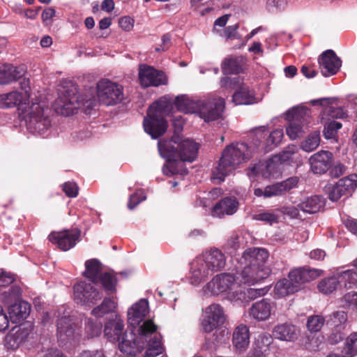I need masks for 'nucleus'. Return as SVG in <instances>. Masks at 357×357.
<instances>
[{
	"instance_id": "2f4dec72",
	"label": "nucleus",
	"mask_w": 357,
	"mask_h": 357,
	"mask_svg": "<svg viewBox=\"0 0 357 357\" xmlns=\"http://www.w3.org/2000/svg\"><path fill=\"white\" fill-rule=\"evenodd\" d=\"M233 344L239 352L244 351L250 343L249 328L245 325L236 328L233 333Z\"/></svg>"
},
{
	"instance_id": "f257e3e1",
	"label": "nucleus",
	"mask_w": 357,
	"mask_h": 357,
	"mask_svg": "<svg viewBox=\"0 0 357 357\" xmlns=\"http://www.w3.org/2000/svg\"><path fill=\"white\" fill-rule=\"evenodd\" d=\"M269 254L264 248H250L245 250L237 259L236 273H225L216 275L203 288L205 295L215 296L229 291L238 290L242 284L251 286L267 278L271 274L266 266Z\"/></svg>"
},
{
	"instance_id": "4be33fe9",
	"label": "nucleus",
	"mask_w": 357,
	"mask_h": 357,
	"mask_svg": "<svg viewBox=\"0 0 357 357\" xmlns=\"http://www.w3.org/2000/svg\"><path fill=\"white\" fill-rule=\"evenodd\" d=\"M272 334L279 340L294 342L299 337L301 331L296 325L285 322L275 326L272 330Z\"/></svg>"
},
{
	"instance_id": "13d9d810",
	"label": "nucleus",
	"mask_w": 357,
	"mask_h": 357,
	"mask_svg": "<svg viewBox=\"0 0 357 357\" xmlns=\"http://www.w3.org/2000/svg\"><path fill=\"white\" fill-rule=\"evenodd\" d=\"M343 306L349 309L357 308V292H349L342 298Z\"/></svg>"
},
{
	"instance_id": "58836bf2",
	"label": "nucleus",
	"mask_w": 357,
	"mask_h": 357,
	"mask_svg": "<svg viewBox=\"0 0 357 357\" xmlns=\"http://www.w3.org/2000/svg\"><path fill=\"white\" fill-rule=\"evenodd\" d=\"M243 69V59L238 56H228L222 62L224 74H238Z\"/></svg>"
},
{
	"instance_id": "5fc2aeb1",
	"label": "nucleus",
	"mask_w": 357,
	"mask_h": 357,
	"mask_svg": "<svg viewBox=\"0 0 357 357\" xmlns=\"http://www.w3.org/2000/svg\"><path fill=\"white\" fill-rule=\"evenodd\" d=\"M324 125V135L326 139L333 138L337 130L342 128V124L335 121H326Z\"/></svg>"
},
{
	"instance_id": "6ab92c4d",
	"label": "nucleus",
	"mask_w": 357,
	"mask_h": 357,
	"mask_svg": "<svg viewBox=\"0 0 357 357\" xmlns=\"http://www.w3.org/2000/svg\"><path fill=\"white\" fill-rule=\"evenodd\" d=\"M333 161V154L328 151H319L309 158L311 170L314 174H322L329 170Z\"/></svg>"
},
{
	"instance_id": "c85d7f7f",
	"label": "nucleus",
	"mask_w": 357,
	"mask_h": 357,
	"mask_svg": "<svg viewBox=\"0 0 357 357\" xmlns=\"http://www.w3.org/2000/svg\"><path fill=\"white\" fill-rule=\"evenodd\" d=\"M74 332V322L68 314L57 320V337L61 342L65 343L70 340L73 337Z\"/></svg>"
},
{
	"instance_id": "bb28decb",
	"label": "nucleus",
	"mask_w": 357,
	"mask_h": 357,
	"mask_svg": "<svg viewBox=\"0 0 357 357\" xmlns=\"http://www.w3.org/2000/svg\"><path fill=\"white\" fill-rule=\"evenodd\" d=\"M273 309V303L266 298L254 303L250 309V315L258 321L267 320Z\"/></svg>"
},
{
	"instance_id": "052dcab7",
	"label": "nucleus",
	"mask_w": 357,
	"mask_h": 357,
	"mask_svg": "<svg viewBox=\"0 0 357 357\" xmlns=\"http://www.w3.org/2000/svg\"><path fill=\"white\" fill-rule=\"evenodd\" d=\"M283 130L282 129H276L271 132L267 139V143L268 145L277 146L282 139Z\"/></svg>"
},
{
	"instance_id": "6e6552de",
	"label": "nucleus",
	"mask_w": 357,
	"mask_h": 357,
	"mask_svg": "<svg viewBox=\"0 0 357 357\" xmlns=\"http://www.w3.org/2000/svg\"><path fill=\"white\" fill-rule=\"evenodd\" d=\"M49 108L42 102H32L24 108L27 129L33 133L43 135L51 126Z\"/></svg>"
},
{
	"instance_id": "e2e57ef3",
	"label": "nucleus",
	"mask_w": 357,
	"mask_h": 357,
	"mask_svg": "<svg viewBox=\"0 0 357 357\" xmlns=\"http://www.w3.org/2000/svg\"><path fill=\"white\" fill-rule=\"evenodd\" d=\"M241 243L238 235L232 236L227 241L226 248L230 255L234 252L240 248Z\"/></svg>"
},
{
	"instance_id": "6e6d98bb",
	"label": "nucleus",
	"mask_w": 357,
	"mask_h": 357,
	"mask_svg": "<svg viewBox=\"0 0 357 357\" xmlns=\"http://www.w3.org/2000/svg\"><path fill=\"white\" fill-rule=\"evenodd\" d=\"M279 216L271 211H263L253 215L252 219L273 225L278 222Z\"/></svg>"
},
{
	"instance_id": "20e7f679",
	"label": "nucleus",
	"mask_w": 357,
	"mask_h": 357,
	"mask_svg": "<svg viewBox=\"0 0 357 357\" xmlns=\"http://www.w3.org/2000/svg\"><path fill=\"white\" fill-rule=\"evenodd\" d=\"M173 107L172 100L167 96L160 98L149 107L143 125L145 132L152 138L157 139L166 132L167 122L165 116L169 115Z\"/></svg>"
},
{
	"instance_id": "f704fd0d",
	"label": "nucleus",
	"mask_w": 357,
	"mask_h": 357,
	"mask_svg": "<svg viewBox=\"0 0 357 357\" xmlns=\"http://www.w3.org/2000/svg\"><path fill=\"white\" fill-rule=\"evenodd\" d=\"M25 98L22 93L17 91H12L0 95V108L13 107L17 105H23ZM26 104V102H24Z\"/></svg>"
},
{
	"instance_id": "09e8293b",
	"label": "nucleus",
	"mask_w": 357,
	"mask_h": 357,
	"mask_svg": "<svg viewBox=\"0 0 357 357\" xmlns=\"http://www.w3.org/2000/svg\"><path fill=\"white\" fill-rule=\"evenodd\" d=\"M307 128V126L299 123L297 121L289 120V126L286 128V132L291 139L294 140L302 137L305 132V130Z\"/></svg>"
},
{
	"instance_id": "5701e85b",
	"label": "nucleus",
	"mask_w": 357,
	"mask_h": 357,
	"mask_svg": "<svg viewBox=\"0 0 357 357\" xmlns=\"http://www.w3.org/2000/svg\"><path fill=\"white\" fill-rule=\"evenodd\" d=\"M268 291L264 288H245L240 286L238 290L230 293L229 300L233 302L248 303L257 297L264 296Z\"/></svg>"
},
{
	"instance_id": "c03bdc74",
	"label": "nucleus",
	"mask_w": 357,
	"mask_h": 357,
	"mask_svg": "<svg viewBox=\"0 0 357 357\" xmlns=\"http://www.w3.org/2000/svg\"><path fill=\"white\" fill-rule=\"evenodd\" d=\"M341 285L345 288H351L357 285V267L337 274Z\"/></svg>"
},
{
	"instance_id": "680f3d73",
	"label": "nucleus",
	"mask_w": 357,
	"mask_h": 357,
	"mask_svg": "<svg viewBox=\"0 0 357 357\" xmlns=\"http://www.w3.org/2000/svg\"><path fill=\"white\" fill-rule=\"evenodd\" d=\"M146 199L145 196H144V192L142 190H139L136 192L135 194L130 195L128 207L129 209H133L138 204H139L142 201Z\"/></svg>"
},
{
	"instance_id": "a18cd8bd",
	"label": "nucleus",
	"mask_w": 357,
	"mask_h": 357,
	"mask_svg": "<svg viewBox=\"0 0 357 357\" xmlns=\"http://www.w3.org/2000/svg\"><path fill=\"white\" fill-rule=\"evenodd\" d=\"M347 320V314L344 311H338L330 316L326 324L333 329H344Z\"/></svg>"
},
{
	"instance_id": "c756f323",
	"label": "nucleus",
	"mask_w": 357,
	"mask_h": 357,
	"mask_svg": "<svg viewBox=\"0 0 357 357\" xmlns=\"http://www.w3.org/2000/svg\"><path fill=\"white\" fill-rule=\"evenodd\" d=\"M201 256L206 261L213 273L221 270L225 266V256L218 249H211L205 252Z\"/></svg>"
},
{
	"instance_id": "a211bd4d",
	"label": "nucleus",
	"mask_w": 357,
	"mask_h": 357,
	"mask_svg": "<svg viewBox=\"0 0 357 357\" xmlns=\"http://www.w3.org/2000/svg\"><path fill=\"white\" fill-rule=\"evenodd\" d=\"M139 79L144 87L158 86L167 82L166 77L162 72L146 65L140 66Z\"/></svg>"
},
{
	"instance_id": "de8ad7c7",
	"label": "nucleus",
	"mask_w": 357,
	"mask_h": 357,
	"mask_svg": "<svg viewBox=\"0 0 357 357\" xmlns=\"http://www.w3.org/2000/svg\"><path fill=\"white\" fill-rule=\"evenodd\" d=\"M116 307V303L111 298H105L102 303L93 308L91 314L96 317H101L104 314L112 312Z\"/></svg>"
},
{
	"instance_id": "f03ea898",
	"label": "nucleus",
	"mask_w": 357,
	"mask_h": 357,
	"mask_svg": "<svg viewBox=\"0 0 357 357\" xmlns=\"http://www.w3.org/2000/svg\"><path fill=\"white\" fill-rule=\"evenodd\" d=\"M160 155L167 160L163 172L166 174L176 173L174 162L180 159L183 162L194 161L198 154L199 144L190 139H182L178 135H174L169 140H159L158 143Z\"/></svg>"
},
{
	"instance_id": "69168bd1",
	"label": "nucleus",
	"mask_w": 357,
	"mask_h": 357,
	"mask_svg": "<svg viewBox=\"0 0 357 357\" xmlns=\"http://www.w3.org/2000/svg\"><path fill=\"white\" fill-rule=\"evenodd\" d=\"M221 86H238V89L241 85H245L241 80L239 77H225L221 79Z\"/></svg>"
},
{
	"instance_id": "f3484780",
	"label": "nucleus",
	"mask_w": 357,
	"mask_h": 357,
	"mask_svg": "<svg viewBox=\"0 0 357 357\" xmlns=\"http://www.w3.org/2000/svg\"><path fill=\"white\" fill-rule=\"evenodd\" d=\"M213 273V271L208 264L199 255L191 263L190 282L192 285L197 286Z\"/></svg>"
},
{
	"instance_id": "ea45409f",
	"label": "nucleus",
	"mask_w": 357,
	"mask_h": 357,
	"mask_svg": "<svg viewBox=\"0 0 357 357\" xmlns=\"http://www.w3.org/2000/svg\"><path fill=\"white\" fill-rule=\"evenodd\" d=\"M199 101H194L186 96H179L175 99L174 104L178 110L184 113H197L199 109Z\"/></svg>"
},
{
	"instance_id": "37998d69",
	"label": "nucleus",
	"mask_w": 357,
	"mask_h": 357,
	"mask_svg": "<svg viewBox=\"0 0 357 357\" xmlns=\"http://www.w3.org/2000/svg\"><path fill=\"white\" fill-rule=\"evenodd\" d=\"M338 286L342 287L337 275L321 280L318 284V289L321 293L328 294L335 291Z\"/></svg>"
},
{
	"instance_id": "7ed1b4c3",
	"label": "nucleus",
	"mask_w": 357,
	"mask_h": 357,
	"mask_svg": "<svg viewBox=\"0 0 357 357\" xmlns=\"http://www.w3.org/2000/svg\"><path fill=\"white\" fill-rule=\"evenodd\" d=\"M252 156L248 144L236 143L227 146L223 151L218 165L212 172V178L222 182L238 165L246 162Z\"/></svg>"
},
{
	"instance_id": "7c9ffc66",
	"label": "nucleus",
	"mask_w": 357,
	"mask_h": 357,
	"mask_svg": "<svg viewBox=\"0 0 357 357\" xmlns=\"http://www.w3.org/2000/svg\"><path fill=\"white\" fill-rule=\"evenodd\" d=\"M8 314L13 322H20L25 319L30 313L31 305L24 301H20L8 306Z\"/></svg>"
},
{
	"instance_id": "b1692460",
	"label": "nucleus",
	"mask_w": 357,
	"mask_h": 357,
	"mask_svg": "<svg viewBox=\"0 0 357 357\" xmlns=\"http://www.w3.org/2000/svg\"><path fill=\"white\" fill-rule=\"evenodd\" d=\"M148 313V301L146 299H141L128 309V322L132 327H136L144 320Z\"/></svg>"
},
{
	"instance_id": "8fccbe9b",
	"label": "nucleus",
	"mask_w": 357,
	"mask_h": 357,
	"mask_svg": "<svg viewBox=\"0 0 357 357\" xmlns=\"http://www.w3.org/2000/svg\"><path fill=\"white\" fill-rule=\"evenodd\" d=\"M326 320L321 315H311L307 317L306 326L311 333H317L323 327Z\"/></svg>"
},
{
	"instance_id": "49530a36",
	"label": "nucleus",
	"mask_w": 357,
	"mask_h": 357,
	"mask_svg": "<svg viewBox=\"0 0 357 357\" xmlns=\"http://www.w3.org/2000/svg\"><path fill=\"white\" fill-rule=\"evenodd\" d=\"M321 137L319 131L310 133L301 144V149L305 152L315 150L320 144Z\"/></svg>"
},
{
	"instance_id": "0e129e2a",
	"label": "nucleus",
	"mask_w": 357,
	"mask_h": 357,
	"mask_svg": "<svg viewBox=\"0 0 357 357\" xmlns=\"http://www.w3.org/2000/svg\"><path fill=\"white\" fill-rule=\"evenodd\" d=\"M63 190L66 195L70 197H75L78 195V186L74 182L65 183Z\"/></svg>"
},
{
	"instance_id": "1a4fd4ad",
	"label": "nucleus",
	"mask_w": 357,
	"mask_h": 357,
	"mask_svg": "<svg viewBox=\"0 0 357 357\" xmlns=\"http://www.w3.org/2000/svg\"><path fill=\"white\" fill-rule=\"evenodd\" d=\"M357 188V174H351L339 179L335 183H328L324 188L330 200L336 202L342 196H351Z\"/></svg>"
},
{
	"instance_id": "cd10ccee",
	"label": "nucleus",
	"mask_w": 357,
	"mask_h": 357,
	"mask_svg": "<svg viewBox=\"0 0 357 357\" xmlns=\"http://www.w3.org/2000/svg\"><path fill=\"white\" fill-rule=\"evenodd\" d=\"M238 205L236 198L225 197L215 204L212 215L220 218L225 215H231L237 211Z\"/></svg>"
},
{
	"instance_id": "393cba45",
	"label": "nucleus",
	"mask_w": 357,
	"mask_h": 357,
	"mask_svg": "<svg viewBox=\"0 0 357 357\" xmlns=\"http://www.w3.org/2000/svg\"><path fill=\"white\" fill-rule=\"evenodd\" d=\"M103 332L105 337L112 342H119L126 333H124L123 321L119 316L105 324Z\"/></svg>"
},
{
	"instance_id": "864d4df0",
	"label": "nucleus",
	"mask_w": 357,
	"mask_h": 357,
	"mask_svg": "<svg viewBox=\"0 0 357 357\" xmlns=\"http://www.w3.org/2000/svg\"><path fill=\"white\" fill-rule=\"evenodd\" d=\"M99 282H101L105 291L112 293L115 291L116 280L112 274L108 273H101L99 276Z\"/></svg>"
},
{
	"instance_id": "f8f14e48",
	"label": "nucleus",
	"mask_w": 357,
	"mask_h": 357,
	"mask_svg": "<svg viewBox=\"0 0 357 357\" xmlns=\"http://www.w3.org/2000/svg\"><path fill=\"white\" fill-rule=\"evenodd\" d=\"M225 105V100L221 98L199 100L198 113L205 122L215 121L221 117Z\"/></svg>"
},
{
	"instance_id": "603ef678",
	"label": "nucleus",
	"mask_w": 357,
	"mask_h": 357,
	"mask_svg": "<svg viewBox=\"0 0 357 357\" xmlns=\"http://www.w3.org/2000/svg\"><path fill=\"white\" fill-rule=\"evenodd\" d=\"M21 296V289L18 286H12L8 291H5L3 294V300L8 305L18 301Z\"/></svg>"
},
{
	"instance_id": "a878e982",
	"label": "nucleus",
	"mask_w": 357,
	"mask_h": 357,
	"mask_svg": "<svg viewBox=\"0 0 357 357\" xmlns=\"http://www.w3.org/2000/svg\"><path fill=\"white\" fill-rule=\"evenodd\" d=\"M334 99L331 98H320L316 100H312L310 101L312 105H315L319 103L324 107L322 112V120L330 121V119H338L343 118L344 116V112L342 109L337 106H334Z\"/></svg>"
},
{
	"instance_id": "423d86ee",
	"label": "nucleus",
	"mask_w": 357,
	"mask_h": 357,
	"mask_svg": "<svg viewBox=\"0 0 357 357\" xmlns=\"http://www.w3.org/2000/svg\"><path fill=\"white\" fill-rule=\"evenodd\" d=\"M157 330V326L151 319H147L139 328L137 340L132 333L123 334L119 343V350L127 355L135 356L144 349V344Z\"/></svg>"
},
{
	"instance_id": "4d7b16f0",
	"label": "nucleus",
	"mask_w": 357,
	"mask_h": 357,
	"mask_svg": "<svg viewBox=\"0 0 357 357\" xmlns=\"http://www.w3.org/2000/svg\"><path fill=\"white\" fill-rule=\"evenodd\" d=\"M298 151V148L295 146H289L286 147L282 152L275 157L282 163L287 162L292 159L294 155Z\"/></svg>"
},
{
	"instance_id": "774afa93",
	"label": "nucleus",
	"mask_w": 357,
	"mask_h": 357,
	"mask_svg": "<svg viewBox=\"0 0 357 357\" xmlns=\"http://www.w3.org/2000/svg\"><path fill=\"white\" fill-rule=\"evenodd\" d=\"M342 329H333L328 337V342L331 344H336L342 340L344 335L342 333Z\"/></svg>"
},
{
	"instance_id": "9d476101",
	"label": "nucleus",
	"mask_w": 357,
	"mask_h": 357,
	"mask_svg": "<svg viewBox=\"0 0 357 357\" xmlns=\"http://www.w3.org/2000/svg\"><path fill=\"white\" fill-rule=\"evenodd\" d=\"M97 95L103 105H116L123 99V87L108 79H102L97 84Z\"/></svg>"
},
{
	"instance_id": "0eeeda50",
	"label": "nucleus",
	"mask_w": 357,
	"mask_h": 357,
	"mask_svg": "<svg viewBox=\"0 0 357 357\" xmlns=\"http://www.w3.org/2000/svg\"><path fill=\"white\" fill-rule=\"evenodd\" d=\"M58 98L53 105L54 109L58 114L70 116L80 107L77 87L71 82H63L59 86Z\"/></svg>"
},
{
	"instance_id": "bf43d9fd",
	"label": "nucleus",
	"mask_w": 357,
	"mask_h": 357,
	"mask_svg": "<svg viewBox=\"0 0 357 357\" xmlns=\"http://www.w3.org/2000/svg\"><path fill=\"white\" fill-rule=\"evenodd\" d=\"M9 68H10V71L11 70L10 75V77L6 78L7 79H4V81H3L2 82L10 83L13 81H16L18 79H20L24 75V68L20 67V66H19V67L13 66L12 65H10V67H9Z\"/></svg>"
},
{
	"instance_id": "79ce46f5",
	"label": "nucleus",
	"mask_w": 357,
	"mask_h": 357,
	"mask_svg": "<svg viewBox=\"0 0 357 357\" xmlns=\"http://www.w3.org/2000/svg\"><path fill=\"white\" fill-rule=\"evenodd\" d=\"M341 352L345 357H354L357 355V332L351 333L346 338Z\"/></svg>"
},
{
	"instance_id": "c9c22d12",
	"label": "nucleus",
	"mask_w": 357,
	"mask_h": 357,
	"mask_svg": "<svg viewBox=\"0 0 357 357\" xmlns=\"http://www.w3.org/2000/svg\"><path fill=\"white\" fill-rule=\"evenodd\" d=\"M102 273V266L96 259L87 260L85 262V271L83 275L89 279L93 284L99 282V276Z\"/></svg>"
},
{
	"instance_id": "dca6fc26",
	"label": "nucleus",
	"mask_w": 357,
	"mask_h": 357,
	"mask_svg": "<svg viewBox=\"0 0 357 357\" xmlns=\"http://www.w3.org/2000/svg\"><path fill=\"white\" fill-rule=\"evenodd\" d=\"M80 231L77 229L64 230L59 232H52L49 235V240L63 251L73 248L79 239Z\"/></svg>"
},
{
	"instance_id": "aec40b11",
	"label": "nucleus",
	"mask_w": 357,
	"mask_h": 357,
	"mask_svg": "<svg viewBox=\"0 0 357 357\" xmlns=\"http://www.w3.org/2000/svg\"><path fill=\"white\" fill-rule=\"evenodd\" d=\"M31 330V326L29 324L15 326L6 336V346L11 349H17L26 341Z\"/></svg>"
},
{
	"instance_id": "473e14b6",
	"label": "nucleus",
	"mask_w": 357,
	"mask_h": 357,
	"mask_svg": "<svg viewBox=\"0 0 357 357\" xmlns=\"http://www.w3.org/2000/svg\"><path fill=\"white\" fill-rule=\"evenodd\" d=\"M236 105H251L257 102L254 91L246 85H241L232 96Z\"/></svg>"
},
{
	"instance_id": "4468645a",
	"label": "nucleus",
	"mask_w": 357,
	"mask_h": 357,
	"mask_svg": "<svg viewBox=\"0 0 357 357\" xmlns=\"http://www.w3.org/2000/svg\"><path fill=\"white\" fill-rule=\"evenodd\" d=\"M282 171L281 163L274 156L264 162L254 165L248 169L247 174L250 178L261 174L264 178H276Z\"/></svg>"
},
{
	"instance_id": "e433bc0d",
	"label": "nucleus",
	"mask_w": 357,
	"mask_h": 357,
	"mask_svg": "<svg viewBox=\"0 0 357 357\" xmlns=\"http://www.w3.org/2000/svg\"><path fill=\"white\" fill-rule=\"evenodd\" d=\"M273 335L268 333H261L255 338L253 348L266 356L270 354L271 347L273 342Z\"/></svg>"
},
{
	"instance_id": "2eb2a0df",
	"label": "nucleus",
	"mask_w": 357,
	"mask_h": 357,
	"mask_svg": "<svg viewBox=\"0 0 357 357\" xmlns=\"http://www.w3.org/2000/svg\"><path fill=\"white\" fill-rule=\"evenodd\" d=\"M225 321L223 308L216 303H213L206 307L201 326L206 333H210L222 325Z\"/></svg>"
},
{
	"instance_id": "72a5a7b5",
	"label": "nucleus",
	"mask_w": 357,
	"mask_h": 357,
	"mask_svg": "<svg viewBox=\"0 0 357 357\" xmlns=\"http://www.w3.org/2000/svg\"><path fill=\"white\" fill-rule=\"evenodd\" d=\"M288 117H291L290 120L297 121L305 126L308 127V124L311 122V110L305 106H298L292 108L287 112Z\"/></svg>"
},
{
	"instance_id": "3c124183",
	"label": "nucleus",
	"mask_w": 357,
	"mask_h": 357,
	"mask_svg": "<svg viewBox=\"0 0 357 357\" xmlns=\"http://www.w3.org/2000/svg\"><path fill=\"white\" fill-rule=\"evenodd\" d=\"M102 324L97 320L88 319L85 325V333L88 338L98 337L101 334Z\"/></svg>"
},
{
	"instance_id": "39448f33",
	"label": "nucleus",
	"mask_w": 357,
	"mask_h": 357,
	"mask_svg": "<svg viewBox=\"0 0 357 357\" xmlns=\"http://www.w3.org/2000/svg\"><path fill=\"white\" fill-rule=\"evenodd\" d=\"M323 274V271L318 268L301 267L291 271L289 273V278L279 280L275 285V293L279 296L298 291L302 284L315 280Z\"/></svg>"
},
{
	"instance_id": "9b49d317",
	"label": "nucleus",
	"mask_w": 357,
	"mask_h": 357,
	"mask_svg": "<svg viewBox=\"0 0 357 357\" xmlns=\"http://www.w3.org/2000/svg\"><path fill=\"white\" fill-rule=\"evenodd\" d=\"M299 178L297 176L289 177L287 179L267 185L264 189L255 188L254 195L256 197L270 198L272 197L282 196L291 189L297 187Z\"/></svg>"
},
{
	"instance_id": "4c0bfd02",
	"label": "nucleus",
	"mask_w": 357,
	"mask_h": 357,
	"mask_svg": "<svg viewBox=\"0 0 357 357\" xmlns=\"http://www.w3.org/2000/svg\"><path fill=\"white\" fill-rule=\"evenodd\" d=\"M324 206V201L319 196H312L303 200L298 206L305 213H315Z\"/></svg>"
},
{
	"instance_id": "412c9836",
	"label": "nucleus",
	"mask_w": 357,
	"mask_h": 357,
	"mask_svg": "<svg viewBox=\"0 0 357 357\" xmlns=\"http://www.w3.org/2000/svg\"><path fill=\"white\" fill-rule=\"evenodd\" d=\"M318 61L321 72L324 76L336 74L341 66V60L331 50L324 52L319 56Z\"/></svg>"
},
{
	"instance_id": "ddd939ff",
	"label": "nucleus",
	"mask_w": 357,
	"mask_h": 357,
	"mask_svg": "<svg viewBox=\"0 0 357 357\" xmlns=\"http://www.w3.org/2000/svg\"><path fill=\"white\" fill-rule=\"evenodd\" d=\"M74 299L82 305H93L102 298L101 293L93 284L81 281L74 285Z\"/></svg>"
},
{
	"instance_id": "338daca9",
	"label": "nucleus",
	"mask_w": 357,
	"mask_h": 357,
	"mask_svg": "<svg viewBox=\"0 0 357 357\" xmlns=\"http://www.w3.org/2000/svg\"><path fill=\"white\" fill-rule=\"evenodd\" d=\"M299 209L298 206H284L281 208L280 211L286 215L289 216L291 218H297L299 216Z\"/></svg>"
},
{
	"instance_id": "a19ab883",
	"label": "nucleus",
	"mask_w": 357,
	"mask_h": 357,
	"mask_svg": "<svg viewBox=\"0 0 357 357\" xmlns=\"http://www.w3.org/2000/svg\"><path fill=\"white\" fill-rule=\"evenodd\" d=\"M146 350L144 357H155L164 351V347L161 342L160 337L155 335L153 338L146 341Z\"/></svg>"
}]
</instances>
